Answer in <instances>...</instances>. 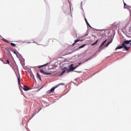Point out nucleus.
<instances>
[{
  "instance_id": "obj_1",
  "label": "nucleus",
  "mask_w": 131,
  "mask_h": 131,
  "mask_svg": "<svg viewBox=\"0 0 131 131\" xmlns=\"http://www.w3.org/2000/svg\"><path fill=\"white\" fill-rule=\"evenodd\" d=\"M130 42H131V39L129 40L124 41L122 43L123 46H124V49L125 50V51H128V50L130 49V47H127L126 45H128Z\"/></svg>"
},
{
  "instance_id": "obj_2",
  "label": "nucleus",
  "mask_w": 131,
  "mask_h": 131,
  "mask_svg": "<svg viewBox=\"0 0 131 131\" xmlns=\"http://www.w3.org/2000/svg\"><path fill=\"white\" fill-rule=\"evenodd\" d=\"M73 66V64H71L70 67V69L67 70V73H68V72H71V71H73L74 70H75V69H76V68H77V67H78V66H76V67H72Z\"/></svg>"
},
{
  "instance_id": "obj_3",
  "label": "nucleus",
  "mask_w": 131,
  "mask_h": 131,
  "mask_svg": "<svg viewBox=\"0 0 131 131\" xmlns=\"http://www.w3.org/2000/svg\"><path fill=\"white\" fill-rule=\"evenodd\" d=\"M40 72L41 73H42L43 74H45V75H51V74H52V73H51L45 72V71H43V70H40Z\"/></svg>"
},
{
  "instance_id": "obj_4",
  "label": "nucleus",
  "mask_w": 131,
  "mask_h": 131,
  "mask_svg": "<svg viewBox=\"0 0 131 131\" xmlns=\"http://www.w3.org/2000/svg\"><path fill=\"white\" fill-rule=\"evenodd\" d=\"M23 90H24V91H29V90H30V88L28 86H27L26 85H24V88H23Z\"/></svg>"
},
{
  "instance_id": "obj_5",
  "label": "nucleus",
  "mask_w": 131,
  "mask_h": 131,
  "mask_svg": "<svg viewBox=\"0 0 131 131\" xmlns=\"http://www.w3.org/2000/svg\"><path fill=\"white\" fill-rule=\"evenodd\" d=\"M124 49V46L123 45V44L122 43L121 46H118L116 48V50H119L120 49Z\"/></svg>"
},
{
  "instance_id": "obj_6",
  "label": "nucleus",
  "mask_w": 131,
  "mask_h": 131,
  "mask_svg": "<svg viewBox=\"0 0 131 131\" xmlns=\"http://www.w3.org/2000/svg\"><path fill=\"white\" fill-rule=\"evenodd\" d=\"M106 41H107V39H106L105 40H104L100 45V46L99 47V49H100V50H103V48H102V47H103V46H104V45L105 44V43L106 42Z\"/></svg>"
},
{
  "instance_id": "obj_7",
  "label": "nucleus",
  "mask_w": 131,
  "mask_h": 131,
  "mask_svg": "<svg viewBox=\"0 0 131 131\" xmlns=\"http://www.w3.org/2000/svg\"><path fill=\"white\" fill-rule=\"evenodd\" d=\"M55 89H57V87H56V86H55V87L52 88L50 90L49 93L51 94V93H53V92H54V91H55Z\"/></svg>"
},
{
  "instance_id": "obj_8",
  "label": "nucleus",
  "mask_w": 131,
  "mask_h": 131,
  "mask_svg": "<svg viewBox=\"0 0 131 131\" xmlns=\"http://www.w3.org/2000/svg\"><path fill=\"white\" fill-rule=\"evenodd\" d=\"M37 78L41 81V78L40 77V75L39 74H38V73H37Z\"/></svg>"
},
{
  "instance_id": "obj_9",
  "label": "nucleus",
  "mask_w": 131,
  "mask_h": 131,
  "mask_svg": "<svg viewBox=\"0 0 131 131\" xmlns=\"http://www.w3.org/2000/svg\"><path fill=\"white\" fill-rule=\"evenodd\" d=\"M60 85H65V83H60L56 85V88H58V87L60 86Z\"/></svg>"
},
{
  "instance_id": "obj_10",
  "label": "nucleus",
  "mask_w": 131,
  "mask_h": 131,
  "mask_svg": "<svg viewBox=\"0 0 131 131\" xmlns=\"http://www.w3.org/2000/svg\"><path fill=\"white\" fill-rule=\"evenodd\" d=\"M78 41H82V40L76 39V40H75V42L73 44V46H74V45H75L76 42H78Z\"/></svg>"
},
{
  "instance_id": "obj_11",
  "label": "nucleus",
  "mask_w": 131,
  "mask_h": 131,
  "mask_svg": "<svg viewBox=\"0 0 131 131\" xmlns=\"http://www.w3.org/2000/svg\"><path fill=\"white\" fill-rule=\"evenodd\" d=\"M112 40H113L112 39V40H111L110 41H109L107 43V44L104 46V47H108V46H109V45H110V43H111V42H112Z\"/></svg>"
},
{
  "instance_id": "obj_12",
  "label": "nucleus",
  "mask_w": 131,
  "mask_h": 131,
  "mask_svg": "<svg viewBox=\"0 0 131 131\" xmlns=\"http://www.w3.org/2000/svg\"><path fill=\"white\" fill-rule=\"evenodd\" d=\"M84 19L88 26H89V27H91V25H90V24H89V22L88 21V19H86V18L84 17Z\"/></svg>"
},
{
  "instance_id": "obj_13",
  "label": "nucleus",
  "mask_w": 131,
  "mask_h": 131,
  "mask_svg": "<svg viewBox=\"0 0 131 131\" xmlns=\"http://www.w3.org/2000/svg\"><path fill=\"white\" fill-rule=\"evenodd\" d=\"M84 19L88 26H89V27H91V25H90V24H89V22L88 21V19H86V18L84 17Z\"/></svg>"
},
{
  "instance_id": "obj_14",
  "label": "nucleus",
  "mask_w": 131,
  "mask_h": 131,
  "mask_svg": "<svg viewBox=\"0 0 131 131\" xmlns=\"http://www.w3.org/2000/svg\"><path fill=\"white\" fill-rule=\"evenodd\" d=\"M17 80H18V85H21V83H20V76H19V77H17Z\"/></svg>"
},
{
  "instance_id": "obj_15",
  "label": "nucleus",
  "mask_w": 131,
  "mask_h": 131,
  "mask_svg": "<svg viewBox=\"0 0 131 131\" xmlns=\"http://www.w3.org/2000/svg\"><path fill=\"white\" fill-rule=\"evenodd\" d=\"M47 65H49V63H47V64H45L44 65L40 66H38V68H41V67H45V66H47Z\"/></svg>"
},
{
  "instance_id": "obj_16",
  "label": "nucleus",
  "mask_w": 131,
  "mask_h": 131,
  "mask_svg": "<svg viewBox=\"0 0 131 131\" xmlns=\"http://www.w3.org/2000/svg\"><path fill=\"white\" fill-rule=\"evenodd\" d=\"M85 46H86V45L84 44V45H83L80 46V47H79V49H82V48H84V47H85Z\"/></svg>"
},
{
  "instance_id": "obj_17",
  "label": "nucleus",
  "mask_w": 131,
  "mask_h": 131,
  "mask_svg": "<svg viewBox=\"0 0 131 131\" xmlns=\"http://www.w3.org/2000/svg\"><path fill=\"white\" fill-rule=\"evenodd\" d=\"M98 41H99V39H98L97 40H96V42H95L94 43L92 44V46H95V45H97V43H98Z\"/></svg>"
},
{
  "instance_id": "obj_18",
  "label": "nucleus",
  "mask_w": 131,
  "mask_h": 131,
  "mask_svg": "<svg viewBox=\"0 0 131 131\" xmlns=\"http://www.w3.org/2000/svg\"><path fill=\"white\" fill-rule=\"evenodd\" d=\"M11 46H12V47H16V44L14 43H11Z\"/></svg>"
},
{
  "instance_id": "obj_19",
  "label": "nucleus",
  "mask_w": 131,
  "mask_h": 131,
  "mask_svg": "<svg viewBox=\"0 0 131 131\" xmlns=\"http://www.w3.org/2000/svg\"><path fill=\"white\" fill-rule=\"evenodd\" d=\"M124 7L125 9H127V5H126V4L124 3Z\"/></svg>"
},
{
  "instance_id": "obj_20",
  "label": "nucleus",
  "mask_w": 131,
  "mask_h": 131,
  "mask_svg": "<svg viewBox=\"0 0 131 131\" xmlns=\"http://www.w3.org/2000/svg\"><path fill=\"white\" fill-rule=\"evenodd\" d=\"M3 40H4V41H5V42H7V43L9 42V40H8L6 39H3Z\"/></svg>"
},
{
  "instance_id": "obj_21",
  "label": "nucleus",
  "mask_w": 131,
  "mask_h": 131,
  "mask_svg": "<svg viewBox=\"0 0 131 131\" xmlns=\"http://www.w3.org/2000/svg\"><path fill=\"white\" fill-rule=\"evenodd\" d=\"M30 76L32 78H34V75L33 74H30Z\"/></svg>"
},
{
  "instance_id": "obj_22",
  "label": "nucleus",
  "mask_w": 131,
  "mask_h": 131,
  "mask_svg": "<svg viewBox=\"0 0 131 131\" xmlns=\"http://www.w3.org/2000/svg\"><path fill=\"white\" fill-rule=\"evenodd\" d=\"M6 64H9V65H10V61H9V59L7 60Z\"/></svg>"
},
{
  "instance_id": "obj_23",
  "label": "nucleus",
  "mask_w": 131,
  "mask_h": 131,
  "mask_svg": "<svg viewBox=\"0 0 131 131\" xmlns=\"http://www.w3.org/2000/svg\"><path fill=\"white\" fill-rule=\"evenodd\" d=\"M66 72V70H63L62 72V73H61V75H63V74H64V73H65Z\"/></svg>"
},
{
  "instance_id": "obj_24",
  "label": "nucleus",
  "mask_w": 131,
  "mask_h": 131,
  "mask_svg": "<svg viewBox=\"0 0 131 131\" xmlns=\"http://www.w3.org/2000/svg\"><path fill=\"white\" fill-rule=\"evenodd\" d=\"M13 53H14V54H15V55H17V53H16L15 51H14Z\"/></svg>"
},
{
  "instance_id": "obj_25",
  "label": "nucleus",
  "mask_w": 131,
  "mask_h": 131,
  "mask_svg": "<svg viewBox=\"0 0 131 131\" xmlns=\"http://www.w3.org/2000/svg\"><path fill=\"white\" fill-rule=\"evenodd\" d=\"M89 60H91V58H89L88 59L86 60V62L87 61H89Z\"/></svg>"
},
{
  "instance_id": "obj_26",
  "label": "nucleus",
  "mask_w": 131,
  "mask_h": 131,
  "mask_svg": "<svg viewBox=\"0 0 131 131\" xmlns=\"http://www.w3.org/2000/svg\"><path fill=\"white\" fill-rule=\"evenodd\" d=\"M79 65H81V62L79 63Z\"/></svg>"
}]
</instances>
